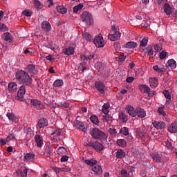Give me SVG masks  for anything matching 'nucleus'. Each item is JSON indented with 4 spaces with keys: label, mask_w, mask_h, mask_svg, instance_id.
Masks as SVG:
<instances>
[{
    "label": "nucleus",
    "mask_w": 177,
    "mask_h": 177,
    "mask_svg": "<svg viewBox=\"0 0 177 177\" xmlns=\"http://www.w3.org/2000/svg\"><path fill=\"white\" fill-rule=\"evenodd\" d=\"M17 89V84L15 82H11L8 84V91L9 92H11L13 93L14 92H16V90Z\"/></svg>",
    "instance_id": "25"
},
{
    "label": "nucleus",
    "mask_w": 177,
    "mask_h": 177,
    "mask_svg": "<svg viewBox=\"0 0 177 177\" xmlns=\"http://www.w3.org/2000/svg\"><path fill=\"white\" fill-rule=\"evenodd\" d=\"M93 43L98 48H103V46H104V40H103V37H102V35L95 36L94 38Z\"/></svg>",
    "instance_id": "5"
},
{
    "label": "nucleus",
    "mask_w": 177,
    "mask_h": 177,
    "mask_svg": "<svg viewBox=\"0 0 177 177\" xmlns=\"http://www.w3.org/2000/svg\"><path fill=\"white\" fill-rule=\"evenodd\" d=\"M93 171L96 175H102L103 174V169H102V166L99 165H96L93 167Z\"/></svg>",
    "instance_id": "21"
},
{
    "label": "nucleus",
    "mask_w": 177,
    "mask_h": 177,
    "mask_svg": "<svg viewBox=\"0 0 177 177\" xmlns=\"http://www.w3.org/2000/svg\"><path fill=\"white\" fill-rule=\"evenodd\" d=\"M26 70L30 74H37V70L35 69V65L34 64H29L26 66Z\"/></svg>",
    "instance_id": "26"
},
{
    "label": "nucleus",
    "mask_w": 177,
    "mask_h": 177,
    "mask_svg": "<svg viewBox=\"0 0 177 177\" xmlns=\"http://www.w3.org/2000/svg\"><path fill=\"white\" fill-rule=\"evenodd\" d=\"M34 3H35V6H36L37 8H40V6H41V2H40L39 1L35 0Z\"/></svg>",
    "instance_id": "64"
},
{
    "label": "nucleus",
    "mask_w": 177,
    "mask_h": 177,
    "mask_svg": "<svg viewBox=\"0 0 177 177\" xmlns=\"http://www.w3.org/2000/svg\"><path fill=\"white\" fill-rule=\"evenodd\" d=\"M27 168L23 167L17 170V176L27 177Z\"/></svg>",
    "instance_id": "12"
},
{
    "label": "nucleus",
    "mask_w": 177,
    "mask_h": 177,
    "mask_svg": "<svg viewBox=\"0 0 177 177\" xmlns=\"http://www.w3.org/2000/svg\"><path fill=\"white\" fill-rule=\"evenodd\" d=\"M30 103L31 104H32V106H35L38 109H41V110H42V109H44L45 107V104H44V103L41 102V101L38 100H35V99L31 100Z\"/></svg>",
    "instance_id": "9"
},
{
    "label": "nucleus",
    "mask_w": 177,
    "mask_h": 177,
    "mask_svg": "<svg viewBox=\"0 0 177 177\" xmlns=\"http://www.w3.org/2000/svg\"><path fill=\"white\" fill-rule=\"evenodd\" d=\"M95 68L97 69V71L102 72L106 70V66H104V64L101 62H97L95 64Z\"/></svg>",
    "instance_id": "17"
},
{
    "label": "nucleus",
    "mask_w": 177,
    "mask_h": 177,
    "mask_svg": "<svg viewBox=\"0 0 177 177\" xmlns=\"http://www.w3.org/2000/svg\"><path fill=\"white\" fill-rule=\"evenodd\" d=\"M126 111L131 117H136V109H135L132 106H128L126 108Z\"/></svg>",
    "instance_id": "16"
},
{
    "label": "nucleus",
    "mask_w": 177,
    "mask_h": 177,
    "mask_svg": "<svg viewBox=\"0 0 177 177\" xmlns=\"http://www.w3.org/2000/svg\"><path fill=\"white\" fill-rule=\"evenodd\" d=\"M35 157V154L32 153H27L25 156L24 158L25 160H27L28 161H31L34 160V158Z\"/></svg>",
    "instance_id": "43"
},
{
    "label": "nucleus",
    "mask_w": 177,
    "mask_h": 177,
    "mask_svg": "<svg viewBox=\"0 0 177 177\" xmlns=\"http://www.w3.org/2000/svg\"><path fill=\"white\" fill-rule=\"evenodd\" d=\"M149 81L151 88H157V86H158V78L150 77L149 79Z\"/></svg>",
    "instance_id": "15"
},
{
    "label": "nucleus",
    "mask_w": 177,
    "mask_h": 177,
    "mask_svg": "<svg viewBox=\"0 0 177 177\" xmlns=\"http://www.w3.org/2000/svg\"><path fill=\"white\" fill-rule=\"evenodd\" d=\"M53 170L56 174H60V172L63 171V168L60 167H54Z\"/></svg>",
    "instance_id": "58"
},
{
    "label": "nucleus",
    "mask_w": 177,
    "mask_h": 177,
    "mask_svg": "<svg viewBox=\"0 0 177 177\" xmlns=\"http://www.w3.org/2000/svg\"><path fill=\"white\" fill-rule=\"evenodd\" d=\"M138 118H145L146 117V111L142 108H136V117Z\"/></svg>",
    "instance_id": "13"
},
{
    "label": "nucleus",
    "mask_w": 177,
    "mask_h": 177,
    "mask_svg": "<svg viewBox=\"0 0 177 177\" xmlns=\"http://www.w3.org/2000/svg\"><path fill=\"white\" fill-rule=\"evenodd\" d=\"M158 113H159V114L160 115H165V114H166L165 111H164V109L162 108H161V107H159L158 109Z\"/></svg>",
    "instance_id": "56"
},
{
    "label": "nucleus",
    "mask_w": 177,
    "mask_h": 177,
    "mask_svg": "<svg viewBox=\"0 0 177 177\" xmlns=\"http://www.w3.org/2000/svg\"><path fill=\"white\" fill-rule=\"evenodd\" d=\"M140 91H143L144 93H147V94H149L150 91H151L150 87H149V86H147L146 84H141L140 86Z\"/></svg>",
    "instance_id": "32"
},
{
    "label": "nucleus",
    "mask_w": 177,
    "mask_h": 177,
    "mask_svg": "<svg viewBox=\"0 0 177 177\" xmlns=\"http://www.w3.org/2000/svg\"><path fill=\"white\" fill-rule=\"evenodd\" d=\"M55 146L53 145H47L44 149V154L46 157H50L52 156V153H53V149Z\"/></svg>",
    "instance_id": "14"
},
{
    "label": "nucleus",
    "mask_w": 177,
    "mask_h": 177,
    "mask_svg": "<svg viewBox=\"0 0 177 177\" xmlns=\"http://www.w3.org/2000/svg\"><path fill=\"white\" fill-rule=\"evenodd\" d=\"M167 64L171 68H176V62L174 59H169L167 62Z\"/></svg>",
    "instance_id": "38"
},
{
    "label": "nucleus",
    "mask_w": 177,
    "mask_h": 177,
    "mask_svg": "<svg viewBox=\"0 0 177 177\" xmlns=\"http://www.w3.org/2000/svg\"><path fill=\"white\" fill-rule=\"evenodd\" d=\"M90 120L93 124H95V125H97L99 124V119L96 117V115H91L90 117Z\"/></svg>",
    "instance_id": "42"
},
{
    "label": "nucleus",
    "mask_w": 177,
    "mask_h": 177,
    "mask_svg": "<svg viewBox=\"0 0 177 177\" xmlns=\"http://www.w3.org/2000/svg\"><path fill=\"white\" fill-rule=\"evenodd\" d=\"M166 56H167V52L165 51H162L160 53V58L161 60H163V59H165Z\"/></svg>",
    "instance_id": "54"
},
{
    "label": "nucleus",
    "mask_w": 177,
    "mask_h": 177,
    "mask_svg": "<svg viewBox=\"0 0 177 177\" xmlns=\"http://www.w3.org/2000/svg\"><path fill=\"white\" fill-rule=\"evenodd\" d=\"M23 15H24V16H26V17H30V16H31L32 13L31 12H30V10H25L22 12Z\"/></svg>",
    "instance_id": "53"
},
{
    "label": "nucleus",
    "mask_w": 177,
    "mask_h": 177,
    "mask_svg": "<svg viewBox=\"0 0 177 177\" xmlns=\"http://www.w3.org/2000/svg\"><path fill=\"white\" fill-rule=\"evenodd\" d=\"M95 57H96V55L95 53H91L87 56V60H92V59H95Z\"/></svg>",
    "instance_id": "59"
},
{
    "label": "nucleus",
    "mask_w": 177,
    "mask_h": 177,
    "mask_svg": "<svg viewBox=\"0 0 177 177\" xmlns=\"http://www.w3.org/2000/svg\"><path fill=\"white\" fill-rule=\"evenodd\" d=\"M138 46V44L135 41H129L124 46V48H127V49H135Z\"/></svg>",
    "instance_id": "29"
},
{
    "label": "nucleus",
    "mask_w": 177,
    "mask_h": 177,
    "mask_svg": "<svg viewBox=\"0 0 177 177\" xmlns=\"http://www.w3.org/2000/svg\"><path fill=\"white\" fill-rule=\"evenodd\" d=\"M15 77L17 81H19V82L23 84L18 90L17 100L24 102V96L26 95L27 86L31 88V85H32V77L24 71H18L15 74Z\"/></svg>",
    "instance_id": "1"
},
{
    "label": "nucleus",
    "mask_w": 177,
    "mask_h": 177,
    "mask_svg": "<svg viewBox=\"0 0 177 177\" xmlns=\"http://www.w3.org/2000/svg\"><path fill=\"white\" fill-rule=\"evenodd\" d=\"M39 128H45V127H48V120L43 118L40 119L38 122Z\"/></svg>",
    "instance_id": "27"
},
{
    "label": "nucleus",
    "mask_w": 177,
    "mask_h": 177,
    "mask_svg": "<svg viewBox=\"0 0 177 177\" xmlns=\"http://www.w3.org/2000/svg\"><path fill=\"white\" fill-rule=\"evenodd\" d=\"M3 39L9 44H12L13 40L12 39V35L9 32H5L1 35Z\"/></svg>",
    "instance_id": "18"
},
{
    "label": "nucleus",
    "mask_w": 177,
    "mask_h": 177,
    "mask_svg": "<svg viewBox=\"0 0 177 177\" xmlns=\"http://www.w3.org/2000/svg\"><path fill=\"white\" fill-rule=\"evenodd\" d=\"M95 87L97 91L101 93V95H104V92H106V85H104V83L102 82H97L95 83Z\"/></svg>",
    "instance_id": "6"
},
{
    "label": "nucleus",
    "mask_w": 177,
    "mask_h": 177,
    "mask_svg": "<svg viewBox=\"0 0 177 177\" xmlns=\"http://www.w3.org/2000/svg\"><path fill=\"white\" fill-rule=\"evenodd\" d=\"M82 37L86 41H91V38H92V36H91V35L89 33H88V32H86V30H85L84 32V33L82 34Z\"/></svg>",
    "instance_id": "45"
},
{
    "label": "nucleus",
    "mask_w": 177,
    "mask_h": 177,
    "mask_svg": "<svg viewBox=\"0 0 177 177\" xmlns=\"http://www.w3.org/2000/svg\"><path fill=\"white\" fill-rule=\"evenodd\" d=\"M163 9L165 13H166L167 16L171 15V14L172 13V7H171V5H169V3H166L164 5Z\"/></svg>",
    "instance_id": "19"
},
{
    "label": "nucleus",
    "mask_w": 177,
    "mask_h": 177,
    "mask_svg": "<svg viewBox=\"0 0 177 177\" xmlns=\"http://www.w3.org/2000/svg\"><path fill=\"white\" fill-rule=\"evenodd\" d=\"M154 49L155 50H156V52H160V50H162V46H161V44H156L154 46Z\"/></svg>",
    "instance_id": "52"
},
{
    "label": "nucleus",
    "mask_w": 177,
    "mask_h": 177,
    "mask_svg": "<svg viewBox=\"0 0 177 177\" xmlns=\"http://www.w3.org/2000/svg\"><path fill=\"white\" fill-rule=\"evenodd\" d=\"M127 82H129V84H131V82H133L135 81V77H129L126 80Z\"/></svg>",
    "instance_id": "61"
},
{
    "label": "nucleus",
    "mask_w": 177,
    "mask_h": 177,
    "mask_svg": "<svg viewBox=\"0 0 177 177\" xmlns=\"http://www.w3.org/2000/svg\"><path fill=\"white\" fill-rule=\"evenodd\" d=\"M109 109H110V104L105 103L102 106V111L104 113V114H109Z\"/></svg>",
    "instance_id": "35"
},
{
    "label": "nucleus",
    "mask_w": 177,
    "mask_h": 177,
    "mask_svg": "<svg viewBox=\"0 0 177 177\" xmlns=\"http://www.w3.org/2000/svg\"><path fill=\"white\" fill-rule=\"evenodd\" d=\"M15 136L13 133H10L7 138H6V142H10V140H13L15 139Z\"/></svg>",
    "instance_id": "50"
},
{
    "label": "nucleus",
    "mask_w": 177,
    "mask_h": 177,
    "mask_svg": "<svg viewBox=\"0 0 177 177\" xmlns=\"http://www.w3.org/2000/svg\"><path fill=\"white\" fill-rule=\"evenodd\" d=\"M151 157L155 162H160V161H161V155L158 153H152Z\"/></svg>",
    "instance_id": "31"
},
{
    "label": "nucleus",
    "mask_w": 177,
    "mask_h": 177,
    "mask_svg": "<svg viewBox=\"0 0 177 177\" xmlns=\"http://www.w3.org/2000/svg\"><path fill=\"white\" fill-rule=\"evenodd\" d=\"M57 154H59V156H66V154H67V149H66V148L64 147H59L58 148L57 151Z\"/></svg>",
    "instance_id": "33"
},
{
    "label": "nucleus",
    "mask_w": 177,
    "mask_h": 177,
    "mask_svg": "<svg viewBox=\"0 0 177 177\" xmlns=\"http://www.w3.org/2000/svg\"><path fill=\"white\" fill-rule=\"evenodd\" d=\"M57 12L61 15H66L67 13V8L64 6H58L56 7Z\"/></svg>",
    "instance_id": "28"
},
{
    "label": "nucleus",
    "mask_w": 177,
    "mask_h": 177,
    "mask_svg": "<svg viewBox=\"0 0 177 177\" xmlns=\"http://www.w3.org/2000/svg\"><path fill=\"white\" fill-rule=\"evenodd\" d=\"M64 53L67 56H71V55H74V47L69 46L68 48H65L64 50Z\"/></svg>",
    "instance_id": "30"
},
{
    "label": "nucleus",
    "mask_w": 177,
    "mask_h": 177,
    "mask_svg": "<svg viewBox=\"0 0 177 177\" xmlns=\"http://www.w3.org/2000/svg\"><path fill=\"white\" fill-rule=\"evenodd\" d=\"M119 118L121 120L122 122H127L128 121V116L124 113V112H120L119 113Z\"/></svg>",
    "instance_id": "34"
},
{
    "label": "nucleus",
    "mask_w": 177,
    "mask_h": 177,
    "mask_svg": "<svg viewBox=\"0 0 177 177\" xmlns=\"http://www.w3.org/2000/svg\"><path fill=\"white\" fill-rule=\"evenodd\" d=\"M149 22H147L146 21H143L142 23V27H144L145 28H147L149 27Z\"/></svg>",
    "instance_id": "62"
},
{
    "label": "nucleus",
    "mask_w": 177,
    "mask_h": 177,
    "mask_svg": "<svg viewBox=\"0 0 177 177\" xmlns=\"http://www.w3.org/2000/svg\"><path fill=\"white\" fill-rule=\"evenodd\" d=\"M47 3L48 8H52V6H53V0H48Z\"/></svg>",
    "instance_id": "63"
},
{
    "label": "nucleus",
    "mask_w": 177,
    "mask_h": 177,
    "mask_svg": "<svg viewBox=\"0 0 177 177\" xmlns=\"http://www.w3.org/2000/svg\"><path fill=\"white\" fill-rule=\"evenodd\" d=\"M0 31H8V27L6 25L0 23Z\"/></svg>",
    "instance_id": "51"
},
{
    "label": "nucleus",
    "mask_w": 177,
    "mask_h": 177,
    "mask_svg": "<svg viewBox=\"0 0 177 177\" xmlns=\"http://www.w3.org/2000/svg\"><path fill=\"white\" fill-rule=\"evenodd\" d=\"M35 140L37 145V147H41L42 145H44V141L42 140V138H41V136L38 134L35 136Z\"/></svg>",
    "instance_id": "23"
},
{
    "label": "nucleus",
    "mask_w": 177,
    "mask_h": 177,
    "mask_svg": "<svg viewBox=\"0 0 177 177\" xmlns=\"http://www.w3.org/2000/svg\"><path fill=\"white\" fill-rule=\"evenodd\" d=\"M59 106L62 109H68V107H70V104L67 102H61L59 103Z\"/></svg>",
    "instance_id": "44"
},
{
    "label": "nucleus",
    "mask_w": 177,
    "mask_h": 177,
    "mask_svg": "<svg viewBox=\"0 0 177 177\" xmlns=\"http://www.w3.org/2000/svg\"><path fill=\"white\" fill-rule=\"evenodd\" d=\"M152 125L158 130H162V129H165V127L167 124H165V122H164L155 121L152 122Z\"/></svg>",
    "instance_id": "7"
},
{
    "label": "nucleus",
    "mask_w": 177,
    "mask_h": 177,
    "mask_svg": "<svg viewBox=\"0 0 177 177\" xmlns=\"http://www.w3.org/2000/svg\"><path fill=\"white\" fill-rule=\"evenodd\" d=\"M121 38V33L118 31L115 32L113 34H109L108 35V39L110 41H118Z\"/></svg>",
    "instance_id": "8"
},
{
    "label": "nucleus",
    "mask_w": 177,
    "mask_h": 177,
    "mask_svg": "<svg viewBox=\"0 0 177 177\" xmlns=\"http://www.w3.org/2000/svg\"><path fill=\"white\" fill-rule=\"evenodd\" d=\"M85 162H86V164H87V165L93 167V165H96V163L97 162V161H96V160L92 158V159H89V160H86Z\"/></svg>",
    "instance_id": "36"
},
{
    "label": "nucleus",
    "mask_w": 177,
    "mask_h": 177,
    "mask_svg": "<svg viewBox=\"0 0 177 177\" xmlns=\"http://www.w3.org/2000/svg\"><path fill=\"white\" fill-rule=\"evenodd\" d=\"M115 157L116 158H120L122 160V158H125V151L122 149H118L115 153Z\"/></svg>",
    "instance_id": "24"
},
{
    "label": "nucleus",
    "mask_w": 177,
    "mask_h": 177,
    "mask_svg": "<svg viewBox=\"0 0 177 177\" xmlns=\"http://www.w3.org/2000/svg\"><path fill=\"white\" fill-rule=\"evenodd\" d=\"M163 95L166 97V99L171 100V95L169 94V91L168 90L163 91Z\"/></svg>",
    "instance_id": "49"
},
{
    "label": "nucleus",
    "mask_w": 177,
    "mask_h": 177,
    "mask_svg": "<svg viewBox=\"0 0 177 177\" xmlns=\"http://www.w3.org/2000/svg\"><path fill=\"white\" fill-rule=\"evenodd\" d=\"M82 8H84L82 4H78L77 6H75L73 8V13H78L79 10H81Z\"/></svg>",
    "instance_id": "41"
},
{
    "label": "nucleus",
    "mask_w": 177,
    "mask_h": 177,
    "mask_svg": "<svg viewBox=\"0 0 177 177\" xmlns=\"http://www.w3.org/2000/svg\"><path fill=\"white\" fill-rule=\"evenodd\" d=\"M91 135L93 139H98L99 140H107V135L106 133L102 131V130L99 129L98 128H93L91 131Z\"/></svg>",
    "instance_id": "2"
},
{
    "label": "nucleus",
    "mask_w": 177,
    "mask_h": 177,
    "mask_svg": "<svg viewBox=\"0 0 177 177\" xmlns=\"http://www.w3.org/2000/svg\"><path fill=\"white\" fill-rule=\"evenodd\" d=\"M79 70H80V71H82V73H83V71H85V70H86V62L84 61L80 63V64L79 66Z\"/></svg>",
    "instance_id": "39"
},
{
    "label": "nucleus",
    "mask_w": 177,
    "mask_h": 177,
    "mask_svg": "<svg viewBox=\"0 0 177 177\" xmlns=\"http://www.w3.org/2000/svg\"><path fill=\"white\" fill-rule=\"evenodd\" d=\"M117 145L120 147H125L127 146V141L124 139H119L117 140Z\"/></svg>",
    "instance_id": "37"
},
{
    "label": "nucleus",
    "mask_w": 177,
    "mask_h": 177,
    "mask_svg": "<svg viewBox=\"0 0 177 177\" xmlns=\"http://www.w3.org/2000/svg\"><path fill=\"white\" fill-rule=\"evenodd\" d=\"M81 17L82 21H83V23H85L86 24H88V26H91V24L93 23V17H92V15L86 11H84L82 13Z\"/></svg>",
    "instance_id": "4"
},
{
    "label": "nucleus",
    "mask_w": 177,
    "mask_h": 177,
    "mask_svg": "<svg viewBox=\"0 0 177 177\" xmlns=\"http://www.w3.org/2000/svg\"><path fill=\"white\" fill-rule=\"evenodd\" d=\"M62 134V132L60 131V130H55V131H53L51 135H56L57 136H60V135Z\"/></svg>",
    "instance_id": "60"
},
{
    "label": "nucleus",
    "mask_w": 177,
    "mask_h": 177,
    "mask_svg": "<svg viewBox=\"0 0 177 177\" xmlns=\"http://www.w3.org/2000/svg\"><path fill=\"white\" fill-rule=\"evenodd\" d=\"M148 56H153L154 55V50L151 47H148L147 48Z\"/></svg>",
    "instance_id": "48"
},
{
    "label": "nucleus",
    "mask_w": 177,
    "mask_h": 177,
    "mask_svg": "<svg viewBox=\"0 0 177 177\" xmlns=\"http://www.w3.org/2000/svg\"><path fill=\"white\" fill-rule=\"evenodd\" d=\"M165 146L169 149H174V147H172V144L169 141L165 142Z\"/></svg>",
    "instance_id": "55"
},
{
    "label": "nucleus",
    "mask_w": 177,
    "mask_h": 177,
    "mask_svg": "<svg viewBox=\"0 0 177 177\" xmlns=\"http://www.w3.org/2000/svg\"><path fill=\"white\" fill-rule=\"evenodd\" d=\"M41 28L44 31H50V28H52V27L49 22L44 21L41 23Z\"/></svg>",
    "instance_id": "22"
},
{
    "label": "nucleus",
    "mask_w": 177,
    "mask_h": 177,
    "mask_svg": "<svg viewBox=\"0 0 177 177\" xmlns=\"http://www.w3.org/2000/svg\"><path fill=\"white\" fill-rule=\"evenodd\" d=\"M168 131L170 132V133H177V121H174L169 125Z\"/></svg>",
    "instance_id": "11"
},
{
    "label": "nucleus",
    "mask_w": 177,
    "mask_h": 177,
    "mask_svg": "<svg viewBox=\"0 0 177 177\" xmlns=\"http://www.w3.org/2000/svg\"><path fill=\"white\" fill-rule=\"evenodd\" d=\"M75 126L79 131H82V132H86V129L85 128V124L84 122H80L79 120L75 121Z\"/></svg>",
    "instance_id": "10"
},
{
    "label": "nucleus",
    "mask_w": 177,
    "mask_h": 177,
    "mask_svg": "<svg viewBox=\"0 0 177 177\" xmlns=\"http://www.w3.org/2000/svg\"><path fill=\"white\" fill-rule=\"evenodd\" d=\"M147 42H149V38L147 37H144L141 41H140V46H142V48H145L146 45H147Z\"/></svg>",
    "instance_id": "47"
},
{
    "label": "nucleus",
    "mask_w": 177,
    "mask_h": 177,
    "mask_svg": "<svg viewBox=\"0 0 177 177\" xmlns=\"http://www.w3.org/2000/svg\"><path fill=\"white\" fill-rule=\"evenodd\" d=\"M62 156L61 158V162H66V161L68 160V156H67L66 155H63V156Z\"/></svg>",
    "instance_id": "57"
},
{
    "label": "nucleus",
    "mask_w": 177,
    "mask_h": 177,
    "mask_svg": "<svg viewBox=\"0 0 177 177\" xmlns=\"http://www.w3.org/2000/svg\"><path fill=\"white\" fill-rule=\"evenodd\" d=\"M120 132L122 135L127 136L129 135V129L128 127H123L120 130Z\"/></svg>",
    "instance_id": "40"
},
{
    "label": "nucleus",
    "mask_w": 177,
    "mask_h": 177,
    "mask_svg": "<svg viewBox=\"0 0 177 177\" xmlns=\"http://www.w3.org/2000/svg\"><path fill=\"white\" fill-rule=\"evenodd\" d=\"M62 84H63V80H57L54 82L53 86H55V88H58V86H62Z\"/></svg>",
    "instance_id": "46"
},
{
    "label": "nucleus",
    "mask_w": 177,
    "mask_h": 177,
    "mask_svg": "<svg viewBox=\"0 0 177 177\" xmlns=\"http://www.w3.org/2000/svg\"><path fill=\"white\" fill-rule=\"evenodd\" d=\"M6 117H8L9 121H11L12 122H17V121H19V119L15 114H13V113H7Z\"/></svg>",
    "instance_id": "20"
},
{
    "label": "nucleus",
    "mask_w": 177,
    "mask_h": 177,
    "mask_svg": "<svg viewBox=\"0 0 177 177\" xmlns=\"http://www.w3.org/2000/svg\"><path fill=\"white\" fill-rule=\"evenodd\" d=\"M85 146H88L89 147H92L95 151H97L98 153H100L104 149V145L100 142L99 141H89L88 142H86Z\"/></svg>",
    "instance_id": "3"
}]
</instances>
